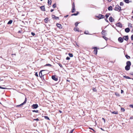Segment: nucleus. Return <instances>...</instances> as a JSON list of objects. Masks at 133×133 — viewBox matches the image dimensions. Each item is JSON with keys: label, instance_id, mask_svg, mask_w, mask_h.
Instances as JSON below:
<instances>
[{"label": "nucleus", "instance_id": "nucleus-41", "mask_svg": "<svg viewBox=\"0 0 133 133\" xmlns=\"http://www.w3.org/2000/svg\"><path fill=\"white\" fill-rule=\"evenodd\" d=\"M109 15L108 14H106L105 15V17L107 18L109 17Z\"/></svg>", "mask_w": 133, "mask_h": 133}, {"label": "nucleus", "instance_id": "nucleus-59", "mask_svg": "<svg viewBox=\"0 0 133 133\" xmlns=\"http://www.w3.org/2000/svg\"><path fill=\"white\" fill-rule=\"evenodd\" d=\"M68 15H66V16H64V17H68Z\"/></svg>", "mask_w": 133, "mask_h": 133}, {"label": "nucleus", "instance_id": "nucleus-8", "mask_svg": "<svg viewBox=\"0 0 133 133\" xmlns=\"http://www.w3.org/2000/svg\"><path fill=\"white\" fill-rule=\"evenodd\" d=\"M118 41L119 42L122 43L123 42V38L121 37H120L118 38Z\"/></svg>", "mask_w": 133, "mask_h": 133}, {"label": "nucleus", "instance_id": "nucleus-36", "mask_svg": "<svg viewBox=\"0 0 133 133\" xmlns=\"http://www.w3.org/2000/svg\"><path fill=\"white\" fill-rule=\"evenodd\" d=\"M120 5L121 6H122L124 5L123 3L122 2H121L120 3Z\"/></svg>", "mask_w": 133, "mask_h": 133}, {"label": "nucleus", "instance_id": "nucleus-3", "mask_svg": "<svg viewBox=\"0 0 133 133\" xmlns=\"http://www.w3.org/2000/svg\"><path fill=\"white\" fill-rule=\"evenodd\" d=\"M32 107L33 109H36L38 107V105L37 104H33L32 105Z\"/></svg>", "mask_w": 133, "mask_h": 133}, {"label": "nucleus", "instance_id": "nucleus-40", "mask_svg": "<svg viewBox=\"0 0 133 133\" xmlns=\"http://www.w3.org/2000/svg\"><path fill=\"white\" fill-rule=\"evenodd\" d=\"M89 128L90 129H91L92 130H93V131L94 132V133H95V131L92 128H90V127H89Z\"/></svg>", "mask_w": 133, "mask_h": 133}, {"label": "nucleus", "instance_id": "nucleus-2", "mask_svg": "<svg viewBox=\"0 0 133 133\" xmlns=\"http://www.w3.org/2000/svg\"><path fill=\"white\" fill-rule=\"evenodd\" d=\"M26 101H27L26 98V97H25L24 101L23 103H22L21 104H20V105H17L16 106V107H18L20 106H21L22 105L26 104Z\"/></svg>", "mask_w": 133, "mask_h": 133}, {"label": "nucleus", "instance_id": "nucleus-47", "mask_svg": "<svg viewBox=\"0 0 133 133\" xmlns=\"http://www.w3.org/2000/svg\"><path fill=\"white\" fill-rule=\"evenodd\" d=\"M45 65L46 66H51V65L50 64H46V65Z\"/></svg>", "mask_w": 133, "mask_h": 133}, {"label": "nucleus", "instance_id": "nucleus-7", "mask_svg": "<svg viewBox=\"0 0 133 133\" xmlns=\"http://www.w3.org/2000/svg\"><path fill=\"white\" fill-rule=\"evenodd\" d=\"M130 66L126 65L125 67V69L126 70L128 71L130 69Z\"/></svg>", "mask_w": 133, "mask_h": 133}, {"label": "nucleus", "instance_id": "nucleus-30", "mask_svg": "<svg viewBox=\"0 0 133 133\" xmlns=\"http://www.w3.org/2000/svg\"><path fill=\"white\" fill-rule=\"evenodd\" d=\"M32 111L33 112H36V113H38V110H32Z\"/></svg>", "mask_w": 133, "mask_h": 133}, {"label": "nucleus", "instance_id": "nucleus-51", "mask_svg": "<svg viewBox=\"0 0 133 133\" xmlns=\"http://www.w3.org/2000/svg\"><path fill=\"white\" fill-rule=\"evenodd\" d=\"M131 40H133V35H132L131 37Z\"/></svg>", "mask_w": 133, "mask_h": 133}, {"label": "nucleus", "instance_id": "nucleus-12", "mask_svg": "<svg viewBox=\"0 0 133 133\" xmlns=\"http://www.w3.org/2000/svg\"><path fill=\"white\" fill-rule=\"evenodd\" d=\"M109 21L111 22H112L114 21V19L112 17H110L109 18Z\"/></svg>", "mask_w": 133, "mask_h": 133}, {"label": "nucleus", "instance_id": "nucleus-62", "mask_svg": "<svg viewBox=\"0 0 133 133\" xmlns=\"http://www.w3.org/2000/svg\"><path fill=\"white\" fill-rule=\"evenodd\" d=\"M105 21H106L107 22H108V20H106V19H105Z\"/></svg>", "mask_w": 133, "mask_h": 133}, {"label": "nucleus", "instance_id": "nucleus-50", "mask_svg": "<svg viewBox=\"0 0 133 133\" xmlns=\"http://www.w3.org/2000/svg\"><path fill=\"white\" fill-rule=\"evenodd\" d=\"M102 120H103L104 121V123H105V119L104 118H102Z\"/></svg>", "mask_w": 133, "mask_h": 133}, {"label": "nucleus", "instance_id": "nucleus-44", "mask_svg": "<svg viewBox=\"0 0 133 133\" xmlns=\"http://www.w3.org/2000/svg\"><path fill=\"white\" fill-rule=\"evenodd\" d=\"M92 49H94V50H97V47H93V48H92Z\"/></svg>", "mask_w": 133, "mask_h": 133}, {"label": "nucleus", "instance_id": "nucleus-24", "mask_svg": "<svg viewBox=\"0 0 133 133\" xmlns=\"http://www.w3.org/2000/svg\"><path fill=\"white\" fill-rule=\"evenodd\" d=\"M92 90L96 92L97 91V90L96 88L93 87Z\"/></svg>", "mask_w": 133, "mask_h": 133}, {"label": "nucleus", "instance_id": "nucleus-25", "mask_svg": "<svg viewBox=\"0 0 133 133\" xmlns=\"http://www.w3.org/2000/svg\"><path fill=\"white\" fill-rule=\"evenodd\" d=\"M52 18H55V19H57V18L58 19V17H56L55 15H54L52 16Z\"/></svg>", "mask_w": 133, "mask_h": 133}, {"label": "nucleus", "instance_id": "nucleus-39", "mask_svg": "<svg viewBox=\"0 0 133 133\" xmlns=\"http://www.w3.org/2000/svg\"><path fill=\"white\" fill-rule=\"evenodd\" d=\"M84 33L85 34H88V31H85Z\"/></svg>", "mask_w": 133, "mask_h": 133}, {"label": "nucleus", "instance_id": "nucleus-15", "mask_svg": "<svg viewBox=\"0 0 133 133\" xmlns=\"http://www.w3.org/2000/svg\"><path fill=\"white\" fill-rule=\"evenodd\" d=\"M110 111L111 113L113 114H117L118 113V111Z\"/></svg>", "mask_w": 133, "mask_h": 133}, {"label": "nucleus", "instance_id": "nucleus-43", "mask_svg": "<svg viewBox=\"0 0 133 133\" xmlns=\"http://www.w3.org/2000/svg\"><path fill=\"white\" fill-rule=\"evenodd\" d=\"M70 59V58L69 57H67L66 58V59L67 60H69Z\"/></svg>", "mask_w": 133, "mask_h": 133}, {"label": "nucleus", "instance_id": "nucleus-10", "mask_svg": "<svg viewBox=\"0 0 133 133\" xmlns=\"http://www.w3.org/2000/svg\"><path fill=\"white\" fill-rule=\"evenodd\" d=\"M127 65L130 66V67L131 65V62L130 61H127L126 62Z\"/></svg>", "mask_w": 133, "mask_h": 133}, {"label": "nucleus", "instance_id": "nucleus-26", "mask_svg": "<svg viewBox=\"0 0 133 133\" xmlns=\"http://www.w3.org/2000/svg\"><path fill=\"white\" fill-rule=\"evenodd\" d=\"M124 1L126 3H128L129 2V0H124Z\"/></svg>", "mask_w": 133, "mask_h": 133}, {"label": "nucleus", "instance_id": "nucleus-54", "mask_svg": "<svg viewBox=\"0 0 133 133\" xmlns=\"http://www.w3.org/2000/svg\"><path fill=\"white\" fill-rule=\"evenodd\" d=\"M133 119V117H131L130 118V119Z\"/></svg>", "mask_w": 133, "mask_h": 133}, {"label": "nucleus", "instance_id": "nucleus-20", "mask_svg": "<svg viewBox=\"0 0 133 133\" xmlns=\"http://www.w3.org/2000/svg\"><path fill=\"white\" fill-rule=\"evenodd\" d=\"M44 117L45 119H46L50 120V119L49 118L48 116H44Z\"/></svg>", "mask_w": 133, "mask_h": 133}, {"label": "nucleus", "instance_id": "nucleus-27", "mask_svg": "<svg viewBox=\"0 0 133 133\" xmlns=\"http://www.w3.org/2000/svg\"><path fill=\"white\" fill-rule=\"evenodd\" d=\"M124 77L126 78H127V79H131V78L128 77V76H124Z\"/></svg>", "mask_w": 133, "mask_h": 133}, {"label": "nucleus", "instance_id": "nucleus-38", "mask_svg": "<svg viewBox=\"0 0 133 133\" xmlns=\"http://www.w3.org/2000/svg\"><path fill=\"white\" fill-rule=\"evenodd\" d=\"M52 6H53V8H55L56 7V4H54Z\"/></svg>", "mask_w": 133, "mask_h": 133}, {"label": "nucleus", "instance_id": "nucleus-60", "mask_svg": "<svg viewBox=\"0 0 133 133\" xmlns=\"http://www.w3.org/2000/svg\"><path fill=\"white\" fill-rule=\"evenodd\" d=\"M104 31H103L102 32V34H103V33H104Z\"/></svg>", "mask_w": 133, "mask_h": 133}, {"label": "nucleus", "instance_id": "nucleus-22", "mask_svg": "<svg viewBox=\"0 0 133 133\" xmlns=\"http://www.w3.org/2000/svg\"><path fill=\"white\" fill-rule=\"evenodd\" d=\"M12 22H13L12 20H10L7 23V24H10L12 23Z\"/></svg>", "mask_w": 133, "mask_h": 133}, {"label": "nucleus", "instance_id": "nucleus-48", "mask_svg": "<svg viewBox=\"0 0 133 133\" xmlns=\"http://www.w3.org/2000/svg\"><path fill=\"white\" fill-rule=\"evenodd\" d=\"M34 120H36V121H39V119L38 118H37L36 119H34Z\"/></svg>", "mask_w": 133, "mask_h": 133}, {"label": "nucleus", "instance_id": "nucleus-45", "mask_svg": "<svg viewBox=\"0 0 133 133\" xmlns=\"http://www.w3.org/2000/svg\"><path fill=\"white\" fill-rule=\"evenodd\" d=\"M78 22H76L75 24V25L76 26H77L78 25Z\"/></svg>", "mask_w": 133, "mask_h": 133}, {"label": "nucleus", "instance_id": "nucleus-17", "mask_svg": "<svg viewBox=\"0 0 133 133\" xmlns=\"http://www.w3.org/2000/svg\"><path fill=\"white\" fill-rule=\"evenodd\" d=\"M41 10L42 11L45 10V7L44 6H42L40 7Z\"/></svg>", "mask_w": 133, "mask_h": 133}, {"label": "nucleus", "instance_id": "nucleus-4", "mask_svg": "<svg viewBox=\"0 0 133 133\" xmlns=\"http://www.w3.org/2000/svg\"><path fill=\"white\" fill-rule=\"evenodd\" d=\"M97 17L99 19H101V18H104V16L103 15H99L98 16H97Z\"/></svg>", "mask_w": 133, "mask_h": 133}, {"label": "nucleus", "instance_id": "nucleus-5", "mask_svg": "<svg viewBox=\"0 0 133 133\" xmlns=\"http://www.w3.org/2000/svg\"><path fill=\"white\" fill-rule=\"evenodd\" d=\"M116 25L117 26L120 27L121 28L122 27V25L120 23H117Z\"/></svg>", "mask_w": 133, "mask_h": 133}, {"label": "nucleus", "instance_id": "nucleus-21", "mask_svg": "<svg viewBox=\"0 0 133 133\" xmlns=\"http://www.w3.org/2000/svg\"><path fill=\"white\" fill-rule=\"evenodd\" d=\"M48 18H45L44 19V22L46 23H47V22H48Z\"/></svg>", "mask_w": 133, "mask_h": 133}, {"label": "nucleus", "instance_id": "nucleus-31", "mask_svg": "<svg viewBox=\"0 0 133 133\" xmlns=\"http://www.w3.org/2000/svg\"><path fill=\"white\" fill-rule=\"evenodd\" d=\"M121 110L122 112H124L125 111V110L124 108H121Z\"/></svg>", "mask_w": 133, "mask_h": 133}, {"label": "nucleus", "instance_id": "nucleus-6", "mask_svg": "<svg viewBox=\"0 0 133 133\" xmlns=\"http://www.w3.org/2000/svg\"><path fill=\"white\" fill-rule=\"evenodd\" d=\"M51 77L53 79L56 81H57L58 80V78L56 77L55 76H52Z\"/></svg>", "mask_w": 133, "mask_h": 133}, {"label": "nucleus", "instance_id": "nucleus-28", "mask_svg": "<svg viewBox=\"0 0 133 133\" xmlns=\"http://www.w3.org/2000/svg\"><path fill=\"white\" fill-rule=\"evenodd\" d=\"M68 55L70 57H73V55L71 53H69Z\"/></svg>", "mask_w": 133, "mask_h": 133}, {"label": "nucleus", "instance_id": "nucleus-49", "mask_svg": "<svg viewBox=\"0 0 133 133\" xmlns=\"http://www.w3.org/2000/svg\"><path fill=\"white\" fill-rule=\"evenodd\" d=\"M74 130V129H72V130H71L70 131V132L69 133H72Z\"/></svg>", "mask_w": 133, "mask_h": 133}, {"label": "nucleus", "instance_id": "nucleus-37", "mask_svg": "<svg viewBox=\"0 0 133 133\" xmlns=\"http://www.w3.org/2000/svg\"><path fill=\"white\" fill-rule=\"evenodd\" d=\"M78 13H75V14H72L71 15L72 16H73V15H74V16H76L78 14Z\"/></svg>", "mask_w": 133, "mask_h": 133}, {"label": "nucleus", "instance_id": "nucleus-57", "mask_svg": "<svg viewBox=\"0 0 133 133\" xmlns=\"http://www.w3.org/2000/svg\"><path fill=\"white\" fill-rule=\"evenodd\" d=\"M107 0L109 2H111L112 1V0Z\"/></svg>", "mask_w": 133, "mask_h": 133}, {"label": "nucleus", "instance_id": "nucleus-19", "mask_svg": "<svg viewBox=\"0 0 133 133\" xmlns=\"http://www.w3.org/2000/svg\"><path fill=\"white\" fill-rule=\"evenodd\" d=\"M115 95L117 96H120V95L119 94L118 92H115Z\"/></svg>", "mask_w": 133, "mask_h": 133}, {"label": "nucleus", "instance_id": "nucleus-18", "mask_svg": "<svg viewBox=\"0 0 133 133\" xmlns=\"http://www.w3.org/2000/svg\"><path fill=\"white\" fill-rule=\"evenodd\" d=\"M112 7L111 6H110L108 8V9L109 11H111L112 10Z\"/></svg>", "mask_w": 133, "mask_h": 133}, {"label": "nucleus", "instance_id": "nucleus-1", "mask_svg": "<svg viewBox=\"0 0 133 133\" xmlns=\"http://www.w3.org/2000/svg\"><path fill=\"white\" fill-rule=\"evenodd\" d=\"M115 10L118 11H120L121 10V7L118 5H116L115 8Z\"/></svg>", "mask_w": 133, "mask_h": 133}, {"label": "nucleus", "instance_id": "nucleus-61", "mask_svg": "<svg viewBox=\"0 0 133 133\" xmlns=\"http://www.w3.org/2000/svg\"><path fill=\"white\" fill-rule=\"evenodd\" d=\"M101 129L102 130H103V131H104V130H103V129H102V128H101Z\"/></svg>", "mask_w": 133, "mask_h": 133}, {"label": "nucleus", "instance_id": "nucleus-42", "mask_svg": "<svg viewBox=\"0 0 133 133\" xmlns=\"http://www.w3.org/2000/svg\"><path fill=\"white\" fill-rule=\"evenodd\" d=\"M129 107L130 108H133V105H129Z\"/></svg>", "mask_w": 133, "mask_h": 133}, {"label": "nucleus", "instance_id": "nucleus-53", "mask_svg": "<svg viewBox=\"0 0 133 133\" xmlns=\"http://www.w3.org/2000/svg\"><path fill=\"white\" fill-rule=\"evenodd\" d=\"M123 91L122 90H121V93L122 94L123 93Z\"/></svg>", "mask_w": 133, "mask_h": 133}, {"label": "nucleus", "instance_id": "nucleus-34", "mask_svg": "<svg viewBox=\"0 0 133 133\" xmlns=\"http://www.w3.org/2000/svg\"><path fill=\"white\" fill-rule=\"evenodd\" d=\"M94 54L95 55H96L97 52V50H94Z\"/></svg>", "mask_w": 133, "mask_h": 133}, {"label": "nucleus", "instance_id": "nucleus-29", "mask_svg": "<svg viewBox=\"0 0 133 133\" xmlns=\"http://www.w3.org/2000/svg\"><path fill=\"white\" fill-rule=\"evenodd\" d=\"M103 37L104 38L106 41H107L108 40V38L105 36H103Z\"/></svg>", "mask_w": 133, "mask_h": 133}, {"label": "nucleus", "instance_id": "nucleus-64", "mask_svg": "<svg viewBox=\"0 0 133 133\" xmlns=\"http://www.w3.org/2000/svg\"><path fill=\"white\" fill-rule=\"evenodd\" d=\"M132 18L133 19V16L132 17Z\"/></svg>", "mask_w": 133, "mask_h": 133}, {"label": "nucleus", "instance_id": "nucleus-32", "mask_svg": "<svg viewBox=\"0 0 133 133\" xmlns=\"http://www.w3.org/2000/svg\"><path fill=\"white\" fill-rule=\"evenodd\" d=\"M125 57L127 58L128 59H129L130 58V57L128 55H125Z\"/></svg>", "mask_w": 133, "mask_h": 133}, {"label": "nucleus", "instance_id": "nucleus-58", "mask_svg": "<svg viewBox=\"0 0 133 133\" xmlns=\"http://www.w3.org/2000/svg\"><path fill=\"white\" fill-rule=\"evenodd\" d=\"M59 65L61 67H62V65L61 64H59Z\"/></svg>", "mask_w": 133, "mask_h": 133}, {"label": "nucleus", "instance_id": "nucleus-13", "mask_svg": "<svg viewBox=\"0 0 133 133\" xmlns=\"http://www.w3.org/2000/svg\"><path fill=\"white\" fill-rule=\"evenodd\" d=\"M123 39L126 41H127L128 39V36H124L123 37Z\"/></svg>", "mask_w": 133, "mask_h": 133}, {"label": "nucleus", "instance_id": "nucleus-63", "mask_svg": "<svg viewBox=\"0 0 133 133\" xmlns=\"http://www.w3.org/2000/svg\"><path fill=\"white\" fill-rule=\"evenodd\" d=\"M75 5L74 3H73V4H72V5Z\"/></svg>", "mask_w": 133, "mask_h": 133}, {"label": "nucleus", "instance_id": "nucleus-56", "mask_svg": "<svg viewBox=\"0 0 133 133\" xmlns=\"http://www.w3.org/2000/svg\"><path fill=\"white\" fill-rule=\"evenodd\" d=\"M54 10L53 9H51L50 10L51 12H52L53 11H54Z\"/></svg>", "mask_w": 133, "mask_h": 133}, {"label": "nucleus", "instance_id": "nucleus-11", "mask_svg": "<svg viewBox=\"0 0 133 133\" xmlns=\"http://www.w3.org/2000/svg\"><path fill=\"white\" fill-rule=\"evenodd\" d=\"M60 29L62 28V26L61 24H59V23H57L56 25Z\"/></svg>", "mask_w": 133, "mask_h": 133}, {"label": "nucleus", "instance_id": "nucleus-35", "mask_svg": "<svg viewBox=\"0 0 133 133\" xmlns=\"http://www.w3.org/2000/svg\"><path fill=\"white\" fill-rule=\"evenodd\" d=\"M0 88L3 89H7V88H4V87H1V86H0Z\"/></svg>", "mask_w": 133, "mask_h": 133}, {"label": "nucleus", "instance_id": "nucleus-55", "mask_svg": "<svg viewBox=\"0 0 133 133\" xmlns=\"http://www.w3.org/2000/svg\"><path fill=\"white\" fill-rule=\"evenodd\" d=\"M59 112H60V113H62V111H61L60 110H59Z\"/></svg>", "mask_w": 133, "mask_h": 133}, {"label": "nucleus", "instance_id": "nucleus-46", "mask_svg": "<svg viewBox=\"0 0 133 133\" xmlns=\"http://www.w3.org/2000/svg\"><path fill=\"white\" fill-rule=\"evenodd\" d=\"M35 75L37 77H38V76L37 72H36L35 73Z\"/></svg>", "mask_w": 133, "mask_h": 133}, {"label": "nucleus", "instance_id": "nucleus-9", "mask_svg": "<svg viewBox=\"0 0 133 133\" xmlns=\"http://www.w3.org/2000/svg\"><path fill=\"white\" fill-rule=\"evenodd\" d=\"M75 5H72V12L74 13L75 12Z\"/></svg>", "mask_w": 133, "mask_h": 133}, {"label": "nucleus", "instance_id": "nucleus-23", "mask_svg": "<svg viewBox=\"0 0 133 133\" xmlns=\"http://www.w3.org/2000/svg\"><path fill=\"white\" fill-rule=\"evenodd\" d=\"M48 4H49L51 5V0H48Z\"/></svg>", "mask_w": 133, "mask_h": 133}, {"label": "nucleus", "instance_id": "nucleus-16", "mask_svg": "<svg viewBox=\"0 0 133 133\" xmlns=\"http://www.w3.org/2000/svg\"><path fill=\"white\" fill-rule=\"evenodd\" d=\"M43 70L40 71L39 73V75L40 77L41 78L42 76V71Z\"/></svg>", "mask_w": 133, "mask_h": 133}, {"label": "nucleus", "instance_id": "nucleus-14", "mask_svg": "<svg viewBox=\"0 0 133 133\" xmlns=\"http://www.w3.org/2000/svg\"><path fill=\"white\" fill-rule=\"evenodd\" d=\"M125 30L126 32L128 33L130 31V30L129 28H127L125 29Z\"/></svg>", "mask_w": 133, "mask_h": 133}, {"label": "nucleus", "instance_id": "nucleus-52", "mask_svg": "<svg viewBox=\"0 0 133 133\" xmlns=\"http://www.w3.org/2000/svg\"><path fill=\"white\" fill-rule=\"evenodd\" d=\"M31 34L33 36H34L35 35V34L33 32H31Z\"/></svg>", "mask_w": 133, "mask_h": 133}, {"label": "nucleus", "instance_id": "nucleus-33", "mask_svg": "<svg viewBox=\"0 0 133 133\" xmlns=\"http://www.w3.org/2000/svg\"><path fill=\"white\" fill-rule=\"evenodd\" d=\"M74 30L75 31H78V29L77 28H74Z\"/></svg>", "mask_w": 133, "mask_h": 133}]
</instances>
